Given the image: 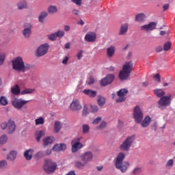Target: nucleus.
<instances>
[{
  "instance_id": "obj_1",
  "label": "nucleus",
  "mask_w": 175,
  "mask_h": 175,
  "mask_svg": "<svg viewBox=\"0 0 175 175\" xmlns=\"http://www.w3.org/2000/svg\"><path fill=\"white\" fill-rule=\"evenodd\" d=\"M124 159H125V154L121 152L117 156L115 161V166L116 169L120 170L122 173H125L128 170V167H129V162L124 161L122 163Z\"/></svg>"
},
{
  "instance_id": "obj_2",
  "label": "nucleus",
  "mask_w": 175,
  "mask_h": 175,
  "mask_svg": "<svg viewBox=\"0 0 175 175\" xmlns=\"http://www.w3.org/2000/svg\"><path fill=\"white\" fill-rule=\"evenodd\" d=\"M133 68V63L132 62H126L122 66V70L119 72V78L120 80H128L131 72H132V68Z\"/></svg>"
},
{
  "instance_id": "obj_3",
  "label": "nucleus",
  "mask_w": 175,
  "mask_h": 175,
  "mask_svg": "<svg viewBox=\"0 0 175 175\" xmlns=\"http://www.w3.org/2000/svg\"><path fill=\"white\" fill-rule=\"evenodd\" d=\"M12 69L14 70H17L18 72H25L27 69H29L31 68L30 66H25L24 64V61H23V58L18 57L12 61Z\"/></svg>"
},
{
  "instance_id": "obj_4",
  "label": "nucleus",
  "mask_w": 175,
  "mask_h": 175,
  "mask_svg": "<svg viewBox=\"0 0 175 175\" xmlns=\"http://www.w3.org/2000/svg\"><path fill=\"white\" fill-rule=\"evenodd\" d=\"M135 139L136 138L135 135L127 137L119 146L120 151L128 152V151L131 150V148L132 147V144L135 143Z\"/></svg>"
},
{
  "instance_id": "obj_5",
  "label": "nucleus",
  "mask_w": 175,
  "mask_h": 175,
  "mask_svg": "<svg viewBox=\"0 0 175 175\" xmlns=\"http://www.w3.org/2000/svg\"><path fill=\"white\" fill-rule=\"evenodd\" d=\"M27 103H29V100H23V98H15L12 101V105L17 110H22L27 111L28 110V106L25 105Z\"/></svg>"
},
{
  "instance_id": "obj_6",
  "label": "nucleus",
  "mask_w": 175,
  "mask_h": 175,
  "mask_svg": "<svg viewBox=\"0 0 175 175\" xmlns=\"http://www.w3.org/2000/svg\"><path fill=\"white\" fill-rule=\"evenodd\" d=\"M57 163L53 161L51 159H46L44 161L43 169L45 173L47 174H51L57 170Z\"/></svg>"
},
{
  "instance_id": "obj_7",
  "label": "nucleus",
  "mask_w": 175,
  "mask_h": 175,
  "mask_svg": "<svg viewBox=\"0 0 175 175\" xmlns=\"http://www.w3.org/2000/svg\"><path fill=\"white\" fill-rule=\"evenodd\" d=\"M81 141V137L75 138L72 142V152H77L79 150H81L84 147V145L80 142Z\"/></svg>"
},
{
  "instance_id": "obj_8",
  "label": "nucleus",
  "mask_w": 175,
  "mask_h": 175,
  "mask_svg": "<svg viewBox=\"0 0 175 175\" xmlns=\"http://www.w3.org/2000/svg\"><path fill=\"white\" fill-rule=\"evenodd\" d=\"M133 117L135 118V122L140 124L143 121V112L139 106H136L133 111Z\"/></svg>"
},
{
  "instance_id": "obj_9",
  "label": "nucleus",
  "mask_w": 175,
  "mask_h": 175,
  "mask_svg": "<svg viewBox=\"0 0 175 175\" xmlns=\"http://www.w3.org/2000/svg\"><path fill=\"white\" fill-rule=\"evenodd\" d=\"M140 29L142 32H151V31H154V29H157V23L150 22L148 25H144L141 26Z\"/></svg>"
},
{
  "instance_id": "obj_10",
  "label": "nucleus",
  "mask_w": 175,
  "mask_h": 175,
  "mask_svg": "<svg viewBox=\"0 0 175 175\" xmlns=\"http://www.w3.org/2000/svg\"><path fill=\"white\" fill-rule=\"evenodd\" d=\"M49 47L48 44H44L40 46L36 51V56L37 57H43L45 54L49 53Z\"/></svg>"
},
{
  "instance_id": "obj_11",
  "label": "nucleus",
  "mask_w": 175,
  "mask_h": 175,
  "mask_svg": "<svg viewBox=\"0 0 175 175\" xmlns=\"http://www.w3.org/2000/svg\"><path fill=\"white\" fill-rule=\"evenodd\" d=\"M80 158L84 163H88V162H91V161H92L94 158V154H92V152L88 151L82 154L80 156Z\"/></svg>"
},
{
  "instance_id": "obj_12",
  "label": "nucleus",
  "mask_w": 175,
  "mask_h": 175,
  "mask_svg": "<svg viewBox=\"0 0 175 175\" xmlns=\"http://www.w3.org/2000/svg\"><path fill=\"white\" fill-rule=\"evenodd\" d=\"M114 81V75L113 74H110L106 76V77L103 78L100 81V85L105 87L106 85H109V84H111Z\"/></svg>"
},
{
  "instance_id": "obj_13",
  "label": "nucleus",
  "mask_w": 175,
  "mask_h": 175,
  "mask_svg": "<svg viewBox=\"0 0 175 175\" xmlns=\"http://www.w3.org/2000/svg\"><path fill=\"white\" fill-rule=\"evenodd\" d=\"M170 98L172 95L166 96L162 97L158 102L159 107H162L163 106H169L170 105Z\"/></svg>"
},
{
  "instance_id": "obj_14",
  "label": "nucleus",
  "mask_w": 175,
  "mask_h": 175,
  "mask_svg": "<svg viewBox=\"0 0 175 175\" xmlns=\"http://www.w3.org/2000/svg\"><path fill=\"white\" fill-rule=\"evenodd\" d=\"M84 40L89 43H94L96 40V33L95 32H88L85 36Z\"/></svg>"
},
{
  "instance_id": "obj_15",
  "label": "nucleus",
  "mask_w": 175,
  "mask_h": 175,
  "mask_svg": "<svg viewBox=\"0 0 175 175\" xmlns=\"http://www.w3.org/2000/svg\"><path fill=\"white\" fill-rule=\"evenodd\" d=\"M16 131V123L12 120H8V126H7V132L9 135L14 133Z\"/></svg>"
},
{
  "instance_id": "obj_16",
  "label": "nucleus",
  "mask_w": 175,
  "mask_h": 175,
  "mask_svg": "<svg viewBox=\"0 0 175 175\" xmlns=\"http://www.w3.org/2000/svg\"><path fill=\"white\" fill-rule=\"evenodd\" d=\"M25 29L23 31V35L25 38H29L32 31H31L32 26L29 23H25L24 25Z\"/></svg>"
},
{
  "instance_id": "obj_17",
  "label": "nucleus",
  "mask_w": 175,
  "mask_h": 175,
  "mask_svg": "<svg viewBox=\"0 0 175 175\" xmlns=\"http://www.w3.org/2000/svg\"><path fill=\"white\" fill-rule=\"evenodd\" d=\"M70 107L72 111H79V110H81L80 101H79V100H73Z\"/></svg>"
},
{
  "instance_id": "obj_18",
  "label": "nucleus",
  "mask_w": 175,
  "mask_h": 175,
  "mask_svg": "<svg viewBox=\"0 0 175 175\" xmlns=\"http://www.w3.org/2000/svg\"><path fill=\"white\" fill-rule=\"evenodd\" d=\"M83 94L87 95L90 98H95L98 95V92L96 90H92L91 89H85L83 90Z\"/></svg>"
},
{
  "instance_id": "obj_19",
  "label": "nucleus",
  "mask_w": 175,
  "mask_h": 175,
  "mask_svg": "<svg viewBox=\"0 0 175 175\" xmlns=\"http://www.w3.org/2000/svg\"><path fill=\"white\" fill-rule=\"evenodd\" d=\"M66 150V145L65 144H57L53 147V151H64Z\"/></svg>"
},
{
  "instance_id": "obj_20",
  "label": "nucleus",
  "mask_w": 175,
  "mask_h": 175,
  "mask_svg": "<svg viewBox=\"0 0 175 175\" xmlns=\"http://www.w3.org/2000/svg\"><path fill=\"white\" fill-rule=\"evenodd\" d=\"M33 154V149H29L24 152V157L27 161H31V159H32Z\"/></svg>"
},
{
  "instance_id": "obj_21",
  "label": "nucleus",
  "mask_w": 175,
  "mask_h": 175,
  "mask_svg": "<svg viewBox=\"0 0 175 175\" xmlns=\"http://www.w3.org/2000/svg\"><path fill=\"white\" fill-rule=\"evenodd\" d=\"M116 53V48L113 46H111L107 49V55L109 58H111Z\"/></svg>"
},
{
  "instance_id": "obj_22",
  "label": "nucleus",
  "mask_w": 175,
  "mask_h": 175,
  "mask_svg": "<svg viewBox=\"0 0 175 175\" xmlns=\"http://www.w3.org/2000/svg\"><path fill=\"white\" fill-rule=\"evenodd\" d=\"M150 122H151V118L148 116L141 122V125L143 128H147L150 125Z\"/></svg>"
},
{
  "instance_id": "obj_23",
  "label": "nucleus",
  "mask_w": 175,
  "mask_h": 175,
  "mask_svg": "<svg viewBox=\"0 0 175 175\" xmlns=\"http://www.w3.org/2000/svg\"><path fill=\"white\" fill-rule=\"evenodd\" d=\"M61 128H62V124L61 122H55V125H54V129H53V132L55 133H58L59 131H61Z\"/></svg>"
},
{
  "instance_id": "obj_24",
  "label": "nucleus",
  "mask_w": 175,
  "mask_h": 175,
  "mask_svg": "<svg viewBox=\"0 0 175 175\" xmlns=\"http://www.w3.org/2000/svg\"><path fill=\"white\" fill-rule=\"evenodd\" d=\"M47 10L49 14H55V13H57L58 12V8L56 5H50L48 7Z\"/></svg>"
},
{
  "instance_id": "obj_25",
  "label": "nucleus",
  "mask_w": 175,
  "mask_h": 175,
  "mask_svg": "<svg viewBox=\"0 0 175 175\" xmlns=\"http://www.w3.org/2000/svg\"><path fill=\"white\" fill-rule=\"evenodd\" d=\"M128 32V23H125L121 25L120 30V35H125Z\"/></svg>"
},
{
  "instance_id": "obj_26",
  "label": "nucleus",
  "mask_w": 175,
  "mask_h": 175,
  "mask_svg": "<svg viewBox=\"0 0 175 175\" xmlns=\"http://www.w3.org/2000/svg\"><path fill=\"white\" fill-rule=\"evenodd\" d=\"M48 15L49 14L47 13V12H41L38 16V21L42 23H44V18H46Z\"/></svg>"
},
{
  "instance_id": "obj_27",
  "label": "nucleus",
  "mask_w": 175,
  "mask_h": 175,
  "mask_svg": "<svg viewBox=\"0 0 175 175\" xmlns=\"http://www.w3.org/2000/svg\"><path fill=\"white\" fill-rule=\"evenodd\" d=\"M11 92L14 94V95H19L21 90L20 89V86L18 85H16L14 87L11 88Z\"/></svg>"
},
{
  "instance_id": "obj_28",
  "label": "nucleus",
  "mask_w": 175,
  "mask_h": 175,
  "mask_svg": "<svg viewBox=\"0 0 175 175\" xmlns=\"http://www.w3.org/2000/svg\"><path fill=\"white\" fill-rule=\"evenodd\" d=\"M17 157V152L14 150H12L10 154L7 156V159L10 161H14Z\"/></svg>"
},
{
  "instance_id": "obj_29",
  "label": "nucleus",
  "mask_w": 175,
  "mask_h": 175,
  "mask_svg": "<svg viewBox=\"0 0 175 175\" xmlns=\"http://www.w3.org/2000/svg\"><path fill=\"white\" fill-rule=\"evenodd\" d=\"M53 137H46L43 139V146L46 147V146H49V144H53Z\"/></svg>"
},
{
  "instance_id": "obj_30",
  "label": "nucleus",
  "mask_w": 175,
  "mask_h": 175,
  "mask_svg": "<svg viewBox=\"0 0 175 175\" xmlns=\"http://www.w3.org/2000/svg\"><path fill=\"white\" fill-rule=\"evenodd\" d=\"M18 9L20 10L27 8V1L25 0H21L17 3Z\"/></svg>"
},
{
  "instance_id": "obj_31",
  "label": "nucleus",
  "mask_w": 175,
  "mask_h": 175,
  "mask_svg": "<svg viewBox=\"0 0 175 175\" xmlns=\"http://www.w3.org/2000/svg\"><path fill=\"white\" fill-rule=\"evenodd\" d=\"M85 164L84 162L82 163L80 161H77L75 162V167H77V169H80L81 170H83L84 169V166H85Z\"/></svg>"
},
{
  "instance_id": "obj_32",
  "label": "nucleus",
  "mask_w": 175,
  "mask_h": 175,
  "mask_svg": "<svg viewBox=\"0 0 175 175\" xmlns=\"http://www.w3.org/2000/svg\"><path fill=\"white\" fill-rule=\"evenodd\" d=\"M154 92L156 96H158V98H162V96L165 95V92L161 89H156L154 90Z\"/></svg>"
},
{
  "instance_id": "obj_33",
  "label": "nucleus",
  "mask_w": 175,
  "mask_h": 175,
  "mask_svg": "<svg viewBox=\"0 0 175 175\" xmlns=\"http://www.w3.org/2000/svg\"><path fill=\"white\" fill-rule=\"evenodd\" d=\"M97 102L99 106H104L105 103H106V98L102 96H98Z\"/></svg>"
},
{
  "instance_id": "obj_34",
  "label": "nucleus",
  "mask_w": 175,
  "mask_h": 175,
  "mask_svg": "<svg viewBox=\"0 0 175 175\" xmlns=\"http://www.w3.org/2000/svg\"><path fill=\"white\" fill-rule=\"evenodd\" d=\"M44 131H40L36 132V140L37 142H40V139H42V136H44Z\"/></svg>"
},
{
  "instance_id": "obj_35",
  "label": "nucleus",
  "mask_w": 175,
  "mask_h": 175,
  "mask_svg": "<svg viewBox=\"0 0 175 175\" xmlns=\"http://www.w3.org/2000/svg\"><path fill=\"white\" fill-rule=\"evenodd\" d=\"M82 132L84 135L90 133V125L83 124L82 125Z\"/></svg>"
},
{
  "instance_id": "obj_36",
  "label": "nucleus",
  "mask_w": 175,
  "mask_h": 175,
  "mask_svg": "<svg viewBox=\"0 0 175 175\" xmlns=\"http://www.w3.org/2000/svg\"><path fill=\"white\" fill-rule=\"evenodd\" d=\"M144 18H146L144 14H138L135 16V21H144Z\"/></svg>"
},
{
  "instance_id": "obj_37",
  "label": "nucleus",
  "mask_w": 175,
  "mask_h": 175,
  "mask_svg": "<svg viewBox=\"0 0 175 175\" xmlns=\"http://www.w3.org/2000/svg\"><path fill=\"white\" fill-rule=\"evenodd\" d=\"M36 125H43L44 124V118L43 117H40L35 120Z\"/></svg>"
},
{
  "instance_id": "obj_38",
  "label": "nucleus",
  "mask_w": 175,
  "mask_h": 175,
  "mask_svg": "<svg viewBox=\"0 0 175 175\" xmlns=\"http://www.w3.org/2000/svg\"><path fill=\"white\" fill-rule=\"evenodd\" d=\"M46 154L43 151H39L35 156L36 159H40L41 158H44Z\"/></svg>"
},
{
  "instance_id": "obj_39",
  "label": "nucleus",
  "mask_w": 175,
  "mask_h": 175,
  "mask_svg": "<svg viewBox=\"0 0 175 175\" xmlns=\"http://www.w3.org/2000/svg\"><path fill=\"white\" fill-rule=\"evenodd\" d=\"M128 94V90L126 89H121L118 92V96H125Z\"/></svg>"
},
{
  "instance_id": "obj_40",
  "label": "nucleus",
  "mask_w": 175,
  "mask_h": 175,
  "mask_svg": "<svg viewBox=\"0 0 175 175\" xmlns=\"http://www.w3.org/2000/svg\"><path fill=\"white\" fill-rule=\"evenodd\" d=\"M35 92V89H25L23 91L21 92V95H25V94H33Z\"/></svg>"
},
{
  "instance_id": "obj_41",
  "label": "nucleus",
  "mask_w": 175,
  "mask_h": 175,
  "mask_svg": "<svg viewBox=\"0 0 175 175\" xmlns=\"http://www.w3.org/2000/svg\"><path fill=\"white\" fill-rule=\"evenodd\" d=\"M173 165H174V161H173V159H170L167 161L165 164V167L166 169H170L173 167Z\"/></svg>"
},
{
  "instance_id": "obj_42",
  "label": "nucleus",
  "mask_w": 175,
  "mask_h": 175,
  "mask_svg": "<svg viewBox=\"0 0 175 175\" xmlns=\"http://www.w3.org/2000/svg\"><path fill=\"white\" fill-rule=\"evenodd\" d=\"M8 99L5 96H1L0 97V104L3 106H6L8 105Z\"/></svg>"
},
{
  "instance_id": "obj_43",
  "label": "nucleus",
  "mask_w": 175,
  "mask_h": 175,
  "mask_svg": "<svg viewBox=\"0 0 175 175\" xmlns=\"http://www.w3.org/2000/svg\"><path fill=\"white\" fill-rule=\"evenodd\" d=\"M170 47H172V42H167L163 45V50H164V51H169V50H170Z\"/></svg>"
},
{
  "instance_id": "obj_44",
  "label": "nucleus",
  "mask_w": 175,
  "mask_h": 175,
  "mask_svg": "<svg viewBox=\"0 0 175 175\" xmlns=\"http://www.w3.org/2000/svg\"><path fill=\"white\" fill-rule=\"evenodd\" d=\"M8 142V136L6 135H3L0 137V143L1 144H5Z\"/></svg>"
},
{
  "instance_id": "obj_45",
  "label": "nucleus",
  "mask_w": 175,
  "mask_h": 175,
  "mask_svg": "<svg viewBox=\"0 0 175 175\" xmlns=\"http://www.w3.org/2000/svg\"><path fill=\"white\" fill-rule=\"evenodd\" d=\"M55 33L56 34L57 38H62L65 36V31H64L59 30Z\"/></svg>"
},
{
  "instance_id": "obj_46",
  "label": "nucleus",
  "mask_w": 175,
  "mask_h": 175,
  "mask_svg": "<svg viewBox=\"0 0 175 175\" xmlns=\"http://www.w3.org/2000/svg\"><path fill=\"white\" fill-rule=\"evenodd\" d=\"M6 58V55L5 53L0 54V66L5 62V59Z\"/></svg>"
},
{
  "instance_id": "obj_47",
  "label": "nucleus",
  "mask_w": 175,
  "mask_h": 175,
  "mask_svg": "<svg viewBox=\"0 0 175 175\" xmlns=\"http://www.w3.org/2000/svg\"><path fill=\"white\" fill-rule=\"evenodd\" d=\"M102 121V117L98 116L92 121L93 125H98Z\"/></svg>"
},
{
  "instance_id": "obj_48",
  "label": "nucleus",
  "mask_w": 175,
  "mask_h": 175,
  "mask_svg": "<svg viewBox=\"0 0 175 175\" xmlns=\"http://www.w3.org/2000/svg\"><path fill=\"white\" fill-rule=\"evenodd\" d=\"M8 167V162L5 160H2L0 161V169H5V167Z\"/></svg>"
},
{
  "instance_id": "obj_49",
  "label": "nucleus",
  "mask_w": 175,
  "mask_h": 175,
  "mask_svg": "<svg viewBox=\"0 0 175 175\" xmlns=\"http://www.w3.org/2000/svg\"><path fill=\"white\" fill-rule=\"evenodd\" d=\"M142 173V168L141 167H136L133 170V174L137 175Z\"/></svg>"
},
{
  "instance_id": "obj_50",
  "label": "nucleus",
  "mask_w": 175,
  "mask_h": 175,
  "mask_svg": "<svg viewBox=\"0 0 175 175\" xmlns=\"http://www.w3.org/2000/svg\"><path fill=\"white\" fill-rule=\"evenodd\" d=\"M90 110L92 113H96L99 110V108H98V106L96 105H91Z\"/></svg>"
},
{
  "instance_id": "obj_51",
  "label": "nucleus",
  "mask_w": 175,
  "mask_h": 175,
  "mask_svg": "<svg viewBox=\"0 0 175 175\" xmlns=\"http://www.w3.org/2000/svg\"><path fill=\"white\" fill-rule=\"evenodd\" d=\"M88 113H90L88 111V107H87V105H84L83 106V111H82V116H87L88 114Z\"/></svg>"
},
{
  "instance_id": "obj_52",
  "label": "nucleus",
  "mask_w": 175,
  "mask_h": 175,
  "mask_svg": "<svg viewBox=\"0 0 175 175\" xmlns=\"http://www.w3.org/2000/svg\"><path fill=\"white\" fill-rule=\"evenodd\" d=\"M48 38L49 39V40L54 41L55 40V39H57V34H55V33H52L48 36Z\"/></svg>"
},
{
  "instance_id": "obj_53",
  "label": "nucleus",
  "mask_w": 175,
  "mask_h": 175,
  "mask_svg": "<svg viewBox=\"0 0 175 175\" xmlns=\"http://www.w3.org/2000/svg\"><path fill=\"white\" fill-rule=\"evenodd\" d=\"M8 123L6 122H2L1 124H0V126L1 128V129L3 131H5V129H6V128H8Z\"/></svg>"
},
{
  "instance_id": "obj_54",
  "label": "nucleus",
  "mask_w": 175,
  "mask_h": 175,
  "mask_svg": "<svg viewBox=\"0 0 175 175\" xmlns=\"http://www.w3.org/2000/svg\"><path fill=\"white\" fill-rule=\"evenodd\" d=\"M107 123L106 122H102L100 124V126H97V129H103L104 128H106Z\"/></svg>"
},
{
  "instance_id": "obj_55",
  "label": "nucleus",
  "mask_w": 175,
  "mask_h": 175,
  "mask_svg": "<svg viewBox=\"0 0 175 175\" xmlns=\"http://www.w3.org/2000/svg\"><path fill=\"white\" fill-rule=\"evenodd\" d=\"M154 80L155 81H157V83H161V76L159 75V74H156L154 76Z\"/></svg>"
},
{
  "instance_id": "obj_56",
  "label": "nucleus",
  "mask_w": 175,
  "mask_h": 175,
  "mask_svg": "<svg viewBox=\"0 0 175 175\" xmlns=\"http://www.w3.org/2000/svg\"><path fill=\"white\" fill-rule=\"evenodd\" d=\"M94 83H95V79H94V77H90L89 78V81L88 82V85H92V84H94Z\"/></svg>"
},
{
  "instance_id": "obj_57",
  "label": "nucleus",
  "mask_w": 175,
  "mask_h": 175,
  "mask_svg": "<svg viewBox=\"0 0 175 175\" xmlns=\"http://www.w3.org/2000/svg\"><path fill=\"white\" fill-rule=\"evenodd\" d=\"M72 2L75 3V5H77L78 6H81V1L83 0H71Z\"/></svg>"
},
{
  "instance_id": "obj_58",
  "label": "nucleus",
  "mask_w": 175,
  "mask_h": 175,
  "mask_svg": "<svg viewBox=\"0 0 175 175\" xmlns=\"http://www.w3.org/2000/svg\"><path fill=\"white\" fill-rule=\"evenodd\" d=\"M126 99V98L122 96H120L118 100H116V102L118 103L120 102H125Z\"/></svg>"
},
{
  "instance_id": "obj_59",
  "label": "nucleus",
  "mask_w": 175,
  "mask_h": 175,
  "mask_svg": "<svg viewBox=\"0 0 175 175\" xmlns=\"http://www.w3.org/2000/svg\"><path fill=\"white\" fill-rule=\"evenodd\" d=\"M77 59H81V58L83 57V51H80L77 55Z\"/></svg>"
},
{
  "instance_id": "obj_60",
  "label": "nucleus",
  "mask_w": 175,
  "mask_h": 175,
  "mask_svg": "<svg viewBox=\"0 0 175 175\" xmlns=\"http://www.w3.org/2000/svg\"><path fill=\"white\" fill-rule=\"evenodd\" d=\"M51 149H48L45 151L44 154H45V157L49 156V155H51Z\"/></svg>"
},
{
  "instance_id": "obj_61",
  "label": "nucleus",
  "mask_w": 175,
  "mask_h": 175,
  "mask_svg": "<svg viewBox=\"0 0 175 175\" xmlns=\"http://www.w3.org/2000/svg\"><path fill=\"white\" fill-rule=\"evenodd\" d=\"M68 61H69V57H66L63 61H62V64H64V65H66V64H68Z\"/></svg>"
},
{
  "instance_id": "obj_62",
  "label": "nucleus",
  "mask_w": 175,
  "mask_h": 175,
  "mask_svg": "<svg viewBox=\"0 0 175 175\" xmlns=\"http://www.w3.org/2000/svg\"><path fill=\"white\" fill-rule=\"evenodd\" d=\"M72 13H73V14H75L76 16H79V13H80V11L77 9H74L72 10Z\"/></svg>"
},
{
  "instance_id": "obj_63",
  "label": "nucleus",
  "mask_w": 175,
  "mask_h": 175,
  "mask_svg": "<svg viewBox=\"0 0 175 175\" xmlns=\"http://www.w3.org/2000/svg\"><path fill=\"white\" fill-rule=\"evenodd\" d=\"M163 50V48H162V46H158L156 49V53H161V51H162Z\"/></svg>"
},
{
  "instance_id": "obj_64",
  "label": "nucleus",
  "mask_w": 175,
  "mask_h": 175,
  "mask_svg": "<svg viewBox=\"0 0 175 175\" xmlns=\"http://www.w3.org/2000/svg\"><path fill=\"white\" fill-rule=\"evenodd\" d=\"M163 10H167L169 9V4H165L163 6Z\"/></svg>"
}]
</instances>
